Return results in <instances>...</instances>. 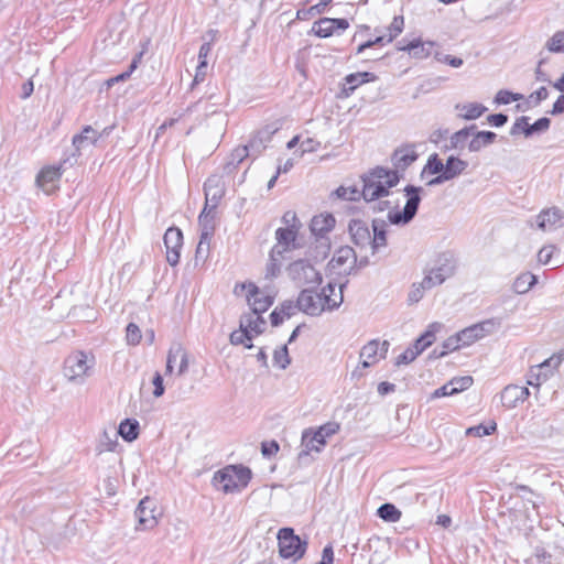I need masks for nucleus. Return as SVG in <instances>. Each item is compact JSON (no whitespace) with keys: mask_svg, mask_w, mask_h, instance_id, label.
I'll list each match as a JSON object with an SVG mask.
<instances>
[{"mask_svg":"<svg viewBox=\"0 0 564 564\" xmlns=\"http://www.w3.org/2000/svg\"><path fill=\"white\" fill-rule=\"evenodd\" d=\"M362 188L356 186H339L335 194L337 197L356 202L362 197L367 203L375 202L389 195V189L397 186L399 175L395 172H388L386 167L377 166L361 176Z\"/></svg>","mask_w":564,"mask_h":564,"instance_id":"nucleus-1","label":"nucleus"},{"mask_svg":"<svg viewBox=\"0 0 564 564\" xmlns=\"http://www.w3.org/2000/svg\"><path fill=\"white\" fill-rule=\"evenodd\" d=\"M423 188L414 185H406L403 189L406 196V203L403 210H398L399 202H392L389 199L382 200L381 198L376 199L371 209L373 213H381L388 210V220L390 224L395 226L408 225L416 215L420 203L421 193Z\"/></svg>","mask_w":564,"mask_h":564,"instance_id":"nucleus-2","label":"nucleus"},{"mask_svg":"<svg viewBox=\"0 0 564 564\" xmlns=\"http://www.w3.org/2000/svg\"><path fill=\"white\" fill-rule=\"evenodd\" d=\"M251 475L250 468L246 466L228 465L214 475L213 482L225 494H230L246 488Z\"/></svg>","mask_w":564,"mask_h":564,"instance_id":"nucleus-3","label":"nucleus"},{"mask_svg":"<svg viewBox=\"0 0 564 564\" xmlns=\"http://www.w3.org/2000/svg\"><path fill=\"white\" fill-rule=\"evenodd\" d=\"M276 538L281 557L292 558L296 562L305 554L307 542L295 535L292 528L280 529Z\"/></svg>","mask_w":564,"mask_h":564,"instance_id":"nucleus-4","label":"nucleus"},{"mask_svg":"<svg viewBox=\"0 0 564 564\" xmlns=\"http://www.w3.org/2000/svg\"><path fill=\"white\" fill-rule=\"evenodd\" d=\"M288 274L299 285L317 288L322 281V274L314 268L308 259H299L288 267Z\"/></svg>","mask_w":564,"mask_h":564,"instance_id":"nucleus-5","label":"nucleus"},{"mask_svg":"<svg viewBox=\"0 0 564 564\" xmlns=\"http://www.w3.org/2000/svg\"><path fill=\"white\" fill-rule=\"evenodd\" d=\"M348 261H350V265L348 269H343L345 274H356L359 269L365 268L369 264V259L367 256L357 258L355 250L349 246H343L338 250H336L328 265L332 269H341Z\"/></svg>","mask_w":564,"mask_h":564,"instance_id":"nucleus-6","label":"nucleus"},{"mask_svg":"<svg viewBox=\"0 0 564 564\" xmlns=\"http://www.w3.org/2000/svg\"><path fill=\"white\" fill-rule=\"evenodd\" d=\"M338 430L339 424L335 422L326 423L316 431L305 430L302 435L303 453L307 455L312 451L319 452L326 443L325 438L334 435Z\"/></svg>","mask_w":564,"mask_h":564,"instance_id":"nucleus-7","label":"nucleus"},{"mask_svg":"<svg viewBox=\"0 0 564 564\" xmlns=\"http://www.w3.org/2000/svg\"><path fill=\"white\" fill-rule=\"evenodd\" d=\"M94 360L89 359L84 351H75L70 354L64 361V376L69 381L82 379L88 375Z\"/></svg>","mask_w":564,"mask_h":564,"instance_id":"nucleus-8","label":"nucleus"},{"mask_svg":"<svg viewBox=\"0 0 564 564\" xmlns=\"http://www.w3.org/2000/svg\"><path fill=\"white\" fill-rule=\"evenodd\" d=\"M500 325L501 323L498 318H489L468 326L458 332V334L464 346H469L475 341L495 333L500 327Z\"/></svg>","mask_w":564,"mask_h":564,"instance_id":"nucleus-9","label":"nucleus"},{"mask_svg":"<svg viewBox=\"0 0 564 564\" xmlns=\"http://www.w3.org/2000/svg\"><path fill=\"white\" fill-rule=\"evenodd\" d=\"M238 288H241V290H248L247 301L251 307V312L254 314H262L267 312L274 302V297L272 295L263 294L262 291L252 282L237 284L235 292H237Z\"/></svg>","mask_w":564,"mask_h":564,"instance_id":"nucleus-10","label":"nucleus"},{"mask_svg":"<svg viewBox=\"0 0 564 564\" xmlns=\"http://www.w3.org/2000/svg\"><path fill=\"white\" fill-rule=\"evenodd\" d=\"M315 288L302 290L297 297V310L310 315L318 316L325 310V302L321 293L314 292Z\"/></svg>","mask_w":564,"mask_h":564,"instance_id":"nucleus-11","label":"nucleus"},{"mask_svg":"<svg viewBox=\"0 0 564 564\" xmlns=\"http://www.w3.org/2000/svg\"><path fill=\"white\" fill-rule=\"evenodd\" d=\"M159 516L160 512H158L155 500L149 497L143 498L135 509V517L139 523L137 529L151 530L155 528Z\"/></svg>","mask_w":564,"mask_h":564,"instance_id":"nucleus-12","label":"nucleus"},{"mask_svg":"<svg viewBox=\"0 0 564 564\" xmlns=\"http://www.w3.org/2000/svg\"><path fill=\"white\" fill-rule=\"evenodd\" d=\"M388 349L389 341L387 340L380 343L378 339H372L367 343L359 354L362 368H369L376 365L381 358L386 357Z\"/></svg>","mask_w":564,"mask_h":564,"instance_id":"nucleus-13","label":"nucleus"},{"mask_svg":"<svg viewBox=\"0 0 564 564\" xmlns=\"http://www.w3.org/2000/svg\"><path fill=\"white\" fill-rule=\"evenodd\" d=\"M163 240L166 248V261L170 265L175 267L180 261V250L183 246L182 230L176 227L169 228Z\"/></svg>","mask_w":564,"mask_h":564,"instance_id":"nucleus-14","label":"nucleus"},{"mask_svg":"<svg viewBox=\"0 0 564 564\" xmlns=\"http://www.w3.org/2000/svg\"><path fill=\"white\" fill-rule=\"evenodd\" d=\"M300 226H295L294 224L291 228H279L275 231L276 243L272 248V257L280 256L282 257L284 252L290 251L291 249H295L296 245V235Z\"/></svg>","mask_w":564,"mask_h":564,"instance_id":"nucleus-15","label":"nucleus"},{"mask_svg":"<svg viewBox=\"0 0 564 564\" xmlns=\"http://www.w3.org/2000/svg\"><path fill=\"white\" fill-rule=\"evenodd\" d=\"M417 153L415 152L413 144H406L394 150L391 161L394 170H388V172H395L401 177L400 172L405 171L417 160Z\"/></svg>","mask_w":564,"mask_h":564,"instance_id":"nucleus-16","label":"nucleus"},{"mask_svg":"<svg viewBox=\"0 0 564 564\" xmlns=\"http://www.w3.org/2000/svg\"><path fill=\"white\" fill-rule=\"evenodd\" d=\"M348 231L350 235L351 242L360 250L370 249L371 245V232L369 227L364 220L351 219L348 225Z\"/></svg>","mask_w":564,"mask_h":564,"instance_id":"nucleus-17","label":"nucleus"},{"mask_svg":"<svg viewBox=\"0 0 564 564\" xmlns=\"http://www.w3.org/2000/svg\"><path fill=\"white\" fill-rule=\"evenodd\" d=\"M536 223L544 231L561 228L564 226V213L557 207L543 209L538 215Z\"/></svg>","mask_w":564,"mask_h":564,"instance_id":"nucleus-18","label":"nucleus"},{"mask_svg":"<svg viewBox=\"0 0 564 564\" xmlns=\"http://www.w3.org/2000/svg\"><path fill=\"white\" fill-rule=\"evenodd\" d=\"M348 26L349 23L346 19L322 18L313 24L312 31L319 37H328L337 29L346 30Z\"/></svg>","mask_w":564,"mask_h":564,"instance_id":"nucleus-19","label":"nucleus"},{"mask_svg":"<svg viewBox=\"0 0 564 564\" xmlns=\"http://www.w3.org/2000/svg\"><path fill=\"white\" fill-rule=\"evenodd\" d=\"M437 44L433 41L423 42L421 39H415L405 45H400L398 50L408 52L414 58H426L434 55V48Z\"/></svg>","mask_w":564,"mask_h":564,"instance_id":"nucleus-20","label":"nucleus"},{"mask_svg":"<svg viewBox=\"0 0 564 564\" xmlns=\"http://www.w3.org/2000/svg\"><path fill=\"white\" fill-rule=\"evenodd\" d=\"M218 181L219 180L214 176L205 182L204 189L206 202L204 207H206V212L214 213L224 195V189L218 185Z\"/></svg>","mask_w":564,"mask_h":564,"instance_id":"nucleus-21","label":"nucleus"},{"mask_svg":"<svg viewBox=\"0 0 564 564\" xmlns=\"http://www.w3.org/2000/svg\"><path fill=\"white\" fill-rule=\"evenodd\" d=\"M279 129L280 127L276 123H271L259 130L248 143L251 148V151L256 153V155L260 154L267 148V144L271 141L272 135Z\"/></svg>","mask_w":564,"mask_h":564,"instance_id":"nucleus-22","label":"nucleus"},{"mask_svg":"<svg viewBox=\"0 0 564 564\" xmlns=\"http://www.w3.org/2000/svg\"><path fill=\"white\" fill-rule=\"evenodd\" d=\"M177 360L180 361L177 375L183 376L188 369V355L181 344L172 346L169 350L166 373H172L171 362H176Z\"/></svg>","mask_w":564,"mask_h":564,"instance_id":"nucleus-23","label":"nucleus"},{"mask_svg":"<svg viewBox=\"0 0 564 564\" xmlns=\"http://www.w3.org/2000/svg\"><path fill=\"white\" fill-rule=\"evenodd\" d=\"M265 324V319L261 314L250 312L240 317L239 327L241 329L246 328L249 335H252L253 338L264 332Z\"/></svg>","mask_w":564,"mask_h":564,"instance_id":"nucleus-24","label":"nucleus"},{"mask_svg":"<svg viewBox=\"0 0 564 564\" xmlns=\"http://www.w3.org/2000/svg\"><path fill=\"white\" fill-rule=\"evenodd\" d=\"M387 228L388 224L386 220L380 218H375L372 220L373 234H371V254H375L380 248L387 246Z\"/></svg>","mask_w":564,"mask_h":564,"instance_id":"nucleus-25","label":"nucleus"},{"mask_svg":"<svg viewBox=\"0 0 564 564\" xmlns=\"http://www.w3.org/2000/svg\"><path fill=\"white\" fill-rule=\"evenodd\" d=\"M335 218L332 214H321L311 220V232L315 237H327L328 234L335 226Z\"/></svg>","mask_w":564,"mask_h":564,"instance_id":"nucleus-26","label":"nucleus"},{"mask_svg":"<svg viewBox=\"0 0 564 564\" xmlns=\"http://www.w3.org/2000/svg\"><path fill=\"white\" fill-rule=\"evenodd\" d=\"M62 175L61 166L44 167L36 177L37 185L46 193L55 188V183Z\"/></svg>","mask_w":564,"mask_h":564,"instance_id":"nucleus-27","label":"nucleus"},{"mask_svg":"<svg viewBox=\"0 0 564 564\" xmlns=\"http://www.w3.org/2000/svg\"><path fill=\"white\" fill-rule=\"evenodd\" d=\"M530 395V391L525 387L508 386L501 392V399L506 406H516L518 402H523Z\"/></svg>","mask_w":564,"mask_h":564,"instance_id":"nucleus-28","label":"nucleus"},{"mask_svg":"<svg viewBox=\"0 0 564 564\" xmlns=\"http://www.w3.org/2000/svg\"><path fill=\"white\" fill-rule=\"evenodd\" d=\"M330 251V240L328 237H315V242L307 249V259L315 262L324 261Z\"/></svg>","mask_w":564,"mask_h":564,"instance_id":"nucleus-29","label":"nucleus"},{"mask_svg":"<svg viewBox=\"0 0 564 564\" xmlns=\"http://www.w3.org/2000/svg\"><path fill=\"white\" fill-rule=\"evenodd\" d=\"M431 269L444 283L455 274L456 263L452 256L443 253L437 258L435 265Z\"/></svg>","mask_w":564,"mask_h":564,"instance_id":"nucleus-30","label":"nucleus"},{"mask_svg":"<svg viewBox=\"0 0 564 564\" xmlns=\"http://www.w3.org/2000/svg\"><path fill=\"white\" fill-rule=\"evenodd\" d=\"M455 109L459 111L458 117L464 120L478 119L487 111V107L479 102L457 104Z\"/></svg>","mask_w":564,"mask_h":564,"instance_id":"nucleus-31","label":"nucleus"},{"mask_svg":"<svg viewBox=\"0 0 564 564\" xmlns=\"http://www.w3.org/2000/svg\"><path fill=\"white\" fill-rule=\"evenodd\" d=\"M497 139V134L492 131H477L473 139L468 142L469 152H479L482 148L492 144Z\"/></svg>","mask_w":564,"mask_h":564,"instance_id":"nucleus-32","label":"nucleus"},{"mask_svg":"<svg viewBox=\"0 0 564 564\" xmlns=\"http://www.w3.org/2000/svg\"><path fill=\"white\" fill-rule=\"evenodd\" d=\"M250 154L256 155V153H253L251 151V148L249 144L243 145V147H238L237 149H235L230 155V160L224 166L225 172L227 174L234 173L239 167L240 163H242V161L246 158H248Z\"/></svg>","mask_w":564,"mask_h":564,"instance_id":"nucleus-33","label":"nucleus"},{"mask_svg":"<svg viewBox=\"0 0 564 564\" xmlns=\"http://www.w3.org/2000/svg\"><path fill=\"white\" fill-rule=\"evenodd\" d=\"M377 76L373 73L369 72L349 74L345 77L346 85L344 87V93L348 96L359 85L368 82H375Z\"/></svg>","mask_w":564,"mask_h":564,"instance_id":"nucleus-34","label":"nucleus"},{"mask_svg":"<svg viewBox=\"0 0 564 564\" xmlns=\"http://www.w3.org/2000/svg\"><path fill=\"white\" fill-rule=\"evenodd\" d=\"M441 327L442 325L440 323L431 324L427 330L414 341L411 347L414 349V351H417V356L435 341V333Z\"/></svg>","mask_w":564,"mask_h":564,"instance_id":"nucleus-35","label":"nucleus"},{"mask_svg":"<svg viewBox=\"0 0 564 564\" xmlns=\"http://www.w3.org/2000/svg\"><path fill=\"white\" fill-rule=\"evenodd\" d=\"M214 215L213 213L206 212V207L203 208L198 221L200 227V236L199 239H202L203 242H210L212 237L214 235Z\"/></svg>","mask_w":564,"mask_h":564,"instance_id":"nucleus-36","label":"nucleus"},{"mask_svg":"<svg viewBox=\"0 0 564 564\" xmlns=\"http://www.w3.org/2000/svg\"><path fill=\"white\" fill-rule=\"evenodd\" d=\"M538 283V276L531 272L519 274L512 284V290L517 294H525Z\"/></svg>","mask_w":564,"mask_h":564,"instance_id":"nucleus-37","label":"nucleus"},{"mask_svg":"<svg viewBox=\"0 0 564 564\" xmlns=\"http://www.w3.org/2000/svg\"><path fill=\"white\" fill-rule=\"evenodd\" d=\"M139 429L140 425L137 420L126 419L119 424L118 431L115 433L127 442H133L139 436Z\"/></svg>","mask_w":564,"mask_h":564,"instance_id":"nucleus-38","label":"nucleus"},{"mask_svg":"<svg viewBox=\"0 0 564 564\" xmlns=\"http://www.w3.org/2000/svg\"><path fill=\"white\" fill-rule=\"evenodd\" d=\"M100 135L91 126H86L80 134L74 135L73 145L80 151L86 144H95Z\"/></svg>","mask_w":564,"mask_h":564,"instance_id":"nucleus-39","label":"nucleus"},{"mask_svg":"<svg viewBox=\"0 0 564 564\" xmlns=\"http://www.w3.org/2000/svg\"><path fill=\"white\" fill-rule=\"evenodd\" d=\"M118 445V436L115 432L104 431L96 444L95 452L100 455L105 452H113Z\"/></svg>","mask_w":564,"mask_h":564,"instance_id":"nucleus-40","label":"nucleus"},{"mask_svg":"<svg viewBox=\"0 0 564 564\" xmlns=\"http://www.w3.org/2000/svg\"><path fill=\"white\" fill-rule=\"evenodd\" d=\"M346 284H340L339 286V295L338 297H333L335 293V285L333 283H328L325 288L322 290V296L326 304V307L329 311H333L335 308H338L340 304L343 303V289Z\"/></svg>","mask_w":564,"mask_h":564,"instance_id":"nucleus-41","label":"nucleus"},{"mask_svg":"<svg viewBox=\"0 0 564 564\" xmlns=\"http://www.w3.org/2000/svg\"><path fill=\"white\" fill-rule=\"evenodd\" d=\"M468 163L457 156L451 155L445 163L444 173L449 180H453L465 172Z\"/></svg>","mask_w":564,"mask_h":564,"instance_id":"nucleus-42","label":"nucleus"},{"mask_svg":"<svg viewBox=\"0 0 564 564\" xmlns=\"http://www.w3.org/2000/svg\"><path fill=\"white\" fill-rule=\"evenodd\" d=\"M377 514L387 522H397L401 518V511L392 503L381 505L378 508Z\"/></svg>","mask_w":564,"mask_h":564,"instance_id":"nucleus-43","label":"nucleus"},{"mask_svg":"<svg viewBox=\"0 0 564 564\" xmlns=\"http://www.w3.org/2000/svg\"><path fill=\"white\" fill-rule=\"evenodd\" d=\"M563 361V354H554L550 358L545 359L540 365L535 366V369L539 371H543L544 373L553 375V371L556 370Z\"/></svg>","mask_w":564,"mask_h":564,"instance_id":"nucleus-44","label":"nucleus"},{"mask_svg":"<svg viewBox=\"0 0 564 564\" xmlns=\"http://www.w3.org/2000/svg\"><path fill=\"white\" fill-rule=\"evenodd\" d=\"M141 57H142V53L138 54L132 59L128 70H126V72H123V73H121V74H119L117 76H113V77L109 78L108 80H106L107 87H111V86H113L115 84H117L119 82L127 80L131 76L132 72L138 67V64H139Z\"/></svg>","mask_w":564,"mask_h":564,"instance_id":"nucleus-45","label":"nucleus"},{"mask_svg":"<svg viewBox=\"0 0 564 564\" xmlns=\"http://www.w3.org/2000/svg\"><path fill=\"white\" fill-rule=\"evenodd\" d=\"M444 169L445 164L443 163V161L438 158L436 153H433L429 156L422 174H440L443 173Z\"/></svg>","mask_w":564,"mask_h":564,"instance_id":"nucleus-46","label":"nucleus"},{"mask_svg":"<svg viewBox=\"0 0 564 564\" xmlns=\"http://www.w3.org/2000/svg\"><path fill=\"white\" fill-rule=\"evenodd\" d=\"M229 340L232 345L243 344L245 347L248 349L253 347V345L251 344L252 335H249V333L247 332L246 328L245 329L240 328L239 330H234L230 334Z\"/></svg>","mask_w":564,"mask_h":564,"instance_id":"nucleus-47","label":"nucleus"},{"mask_svg":"<svg viewBox=\"0 0 564 564\" xmlns=\"http://www.w3.org/2000/svg\"><path fill=\"white\" fill-rule=\"evenodd\" d=\"M550 124L551 120L547 117L540 118L532 124L528 122V126L524 128V135L529 138L533 133L544 132L550 128Z\"/></svg>","mask_w":564,"mask_h":564,"instance_id":"nucleus-48","label":"nucleus"},{"mask_svg":"<svg viewBox=\"0 0 564 564\" xmlns=\"http://www.w3.org/2000/svg\"><path fill=\"white\" fill-rule=\"evenodd\" d=\"M545 47L552 53L564 52V30L555 32L546 42Z\"/></svg>","mask_w":564,"mask_h":564,"instance_id":"nucleus-49","label":"nucleus"},{"mask_svg":"<svg viewBox=\"0 0 564 564\" xmlns=\"http://www.w3.org/2000/svg\"><path fill=\"white\" fill-rule=\"evenodd\" d=\"M496 429H497V424L495 422H491L488 425L479 424L476 426L468 427L466 430V435L481 437V436L492 434L496 431Z\"/></svg>","mask_w":564,"mask_h":564,"instance_id":"nucleus-50","label":"nucleus"},{"mask_svg":"<svg viewBox=\"0 0 564 564\" xmlns=\"http://www.w3.org/2000/svg\"><path fill=\"white\" fill-rule=\"evenodd\" d=\"M404 28V19L402 15H395L390 23V25L387 28L388 30V37L387 43L392 42L399 34L402 33Z\"/></svg>","mask_w":564,"mask_h":564,"instance_id":"nucleus-51","label":"nucleus"},{"mask_svg":"<svg viewBox=\"0 0 564 564\" xmlns=\"http://www.w3.org/2000/svg\"><path fill=\"white\" fill-rule=\"evenodd\" d=\"M468 138L469 137L467 135V130L460 129L452 134L449 140L451 144L448 148L455 150H463L466 147Z\"/></svg>","mask_w":564,"mask_h":564,"instance_id":"nucleus-52","label":"nucleus"},{"mask_svg":"<svg viewBox=\"0 0 564 564\" xmlns=\"http://www.w3.org/2000/svg\"><path fill=\"white\" fill-rule=\"evenodd\" d=\"M273 361L281 369H285L290 364L291 359L289 356L288 346L284 345L280 349H276L273 354Z\"/></svg>","mask_w":564,"mask_h":564,"instance_id":"nucleus-53","label":"nucleus"},{"mask_svg":"<svg viewBox=\"0 0 564 564\" xmlns=\"http://www.w3.org/2000/svg\"><path fill=\"white\" fill-rule=\"evenodd\" d=\"M523 96L521 94L512 93L509 90L501 89L497 93L495 97V102L499 105H508L511 101L521 100Z\"/></svg>","mask_w":564,"mask_h":564,"instance_id":"nucleus-54","label":"nucleus"},{"mask_svg":"<svg viewBox=\"0 0 564 564\" xmlns=\"http://www.w3.org/2000/svg\"><path fill=\"white\" fill-rule=\"evenodd\" d=\"M70 314L74 317L80 318L85 322H91V321L96 319V312L89 306H85V307L75 306L72 308Z\"/></svg>","mask_w":564,"mask_h":564,"instance_id":"nucleus-55","label":"nucleus"},{"mask_svg":"<svg viewBox=\"0 0 564 564\" xmlns=\"http://www.w3.org/2000/svg\"><path fill=\"white\" fill-rule=\"evenodd\" d=\"M434 58L440 63L447 64L455 68H458L464 64V61L460 57L444 54L440 51L434 52Z\"/></svg>","mask_w":564,"mask_h":564,"instance_id":"nucleus-56","label":"nucleus"},{"mask_svg":"<svg viewBox=\"0 0 564 564\" xmlns=\"http://www.w3.org/2000/svg\"><path fill=\"white\" fill-rule=\"evenodd\" d=\"M442 279H440L432 269L425 271V275L421 282V288L423 290H431L437 285H441Z\"/></svg>","mask_w":564,"mask_h":564,"instance_id":"nucleus-57","label":"nucleus"},{"mask_svg":"<svg viewBox=\"0 0 564 564\" xmlns=\"http://www.w3.org/2000/svg\"><path fill=\"white\" fill-rule=\"evenodd\" d=\"M462 347H465L464 344L462 343V338L459 336V334H455L453 336H449L448 338H446L443 344H442V348L444 350H446V355L451 351H455V350H458L459 348Z\"/></svg>","mask_w":564,"mask_h":564,"instance_id":"nucleus-58","label":"nucleus"},{"mask_svg":"<svg viewBox=\"0 0 564 564\" xmlns=\"http://www.w3.org/2000/svg\"><path fill=\"white\" fill-rule=\"evenodd\" d=\"M141 330L134 323H129L127 326V341L130 345H138L141 340Z\"/></svg>","mask_w":564,"mask_h":564,"instance_id":"nucleus-59","label":"nucleus"},{"mask_svg":"<svg viewBox=\"0 0 564 564\" xmlns=\"http://www.w3.org/2000/svg\"><path fill=\"white\" fill-rule=\"evenodd\" d=\"M449 383H451L452 388H456L455 389V394H456L460 391L467 390L473 384V378L470 376L453 378L449 381Z\"/></svg>","mask_w":564,"mask_h":564,"instance_id":"nucleus-60","label":"nucleus"},{"mask_svg":"<svg viewBox=\"0 0 564 564\" xmlns=\"http://www.w3.org/2000/svg\"><path fill=\"white\" fill-rule=\"evenodd\" d=\"M550 378V373H544L543 371H539L535 367H532L530 370L528 384L532 387H539L541 382L546 381Z\"/></svg>","mask_w":564,"mask_h":564,"instance_id":"nucleus-61","label":"nucleus"},{"mask_svg":"<svg viewBox=\"0 0 564 564\" xmlns=\"http://www.w3.org/2000/svg\"><path fill=\"white\" fill-rule=\"evenodd\" d=\"M280 256H273L272 251L270 252L269 263L267 265V278H275L280 273Z\"/></svg>","mask_w":564,"mask_h":564,"instance_id":"nucleus-62","label":"nucleus"},{"mask_svg":"<svg viewBox=\"0 0 564 564\" xmlns=\"http://www.w3.org/2000/svg\"><path fill=\"white\" fill-rule=\"evenodd\" d=\"M417 357V351H414L412 347L405 349L401 355L398 356L395 365H408Z\"/></svg>","mask_w":564,"mask_h":564,"instance_id":"nucleus-63","label":"nucleus"},{"mask_svg":"<svg viewBox=\"0 0 564 564\" xmlns=\"http://www.w3.org/2000/svg\"><path fill=\"white\" fill-rule=\"evenodd\" d=\"M556 248L554 246H545L543 248L540 249L539 253H538V260L540 263L542 264H547L550 263L552 257H553V252Z\"/></svg>","mask_w":564,"mask_h":564,"instance_id":"nucleus-64","label":"nucleus"}]
</instances>
